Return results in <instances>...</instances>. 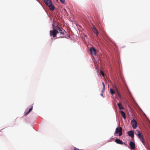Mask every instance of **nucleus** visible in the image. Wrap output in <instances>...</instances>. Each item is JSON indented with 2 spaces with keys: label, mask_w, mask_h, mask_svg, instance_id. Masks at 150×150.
I'll return each mask as SVG.
<instances>
[{
  "label": "nucleus",
  "mask_w": 150,
  "mask_h": 150,
  "mask_svg": "<svg viewBox=\"0 0 150 150\" xmlns=\"http://www.w3.org/2000/svg\"><path fill=\"white\" fill-rule=\"evenodd\" d=\"M65 30L62 28H57L56 29H54L52 30H51L50 31V35L51 37H55L57 33H60L61 34H63Z\"/></svg>",
  "instance_id": "obj_1"
},
{
  "label": "nucleus",
  "mask_w": 150,
  "mask_h": 150,
  "mask_svg": "<svg viewBox=\"0 0 150 150\" xmlns=\"http://www.w3.org/2000/svg\"><path fill=\"white\" fill-rule=\"evenodd\" d=\"M115 134H118L119 136L122 134V128L121 127H117L116 129Z\"/></svg>",
  "instance_id": "obj_2"
},
{
  "label": "nucleus",
  "mask_w": 150,
  "mask_h": 150,
  "mask_svg": "<svg viewBox=\"0 0 150 150\" xmlns=\"http://www.w3.org/2000/svg\"><path fill=\"white\" fill-rule=\"evenodd\" d=\"M131 124L134 129H135L137 128V123L135 120L133 119L131 121Z\"/></svg>",
  "instance_id": "obj_3"
},
{
  "label": "nucleus",
  "mask_w": 150,
  "mask_h": 150,
  "mask_svg": "<svg viewBox=\"0 0 150 150\" xmlns=\"http://www.w3.org/2000/svg\"><path fill=\"white\" fill-rule=\"evenodd\" d=\"M131 148L132 149H134L135 147V144L133 142L131 141L129 144Z\"/></svg>",
  "instance_id": "obj_4"
},
{
  "label": "nucleus",
  "mask_w": 150,
  "mask_h": 150,
  "mask_svg": "<svg viewBox=\"0 0 150 150\" xmlns=\"http://www.w3.org/2000/svg\"><path fill=\"white\" fill-rule=\"evenodd\" d=\"M128 135L132 138L134 137V132L132 131H129L128 132Z\"/></svg>",
  "instance_id": "obj_5"
},
{
  "label": "nucleus",
  "mask_w": 150,
  "mask_h": 150,
  "mask_svg": "<svg viewBox=\"0 0 150 150\" xmlns=\"http://www.w3.org/2000/svg\"><path fill=\"white\" fill-rule=\"evenodd\" d=\"M44 1L46 5L48 6L52 4L50 0H44Z\"/></svg>",
  "instance_id": "obj_6"
},
{
  "label": "nucleus",
  "mask_w": 150,
  "mask_h": 150,
  "mask_svg": "<svg viewBox=\"0 0 150 150\" xmlns=\"http://www.w3.org/2000/svg\"><path fill=\"white\" fill-rule=\"evenodd\" d=\"M138 137L139 138L140 140L142 142L144 145H145V143L144 140V139L143 137L142 134L138 136Z\"/></svg>",
  "instance_id": "obj_7"
},
{
  "label": "nucleus",
  "mask_w": 150,
  "mask_h": 150,
  "mask_svg": "<svg viewBox=\"0 0 150 150\" xmlns=\"http://www.w3.org/2000/svg\"><path fill=\"white\" fill-rule=\"evenodd\" d=\"M115 142L119 144H122L123 142L122 140L119 139H117L115 140Z\"/></svg>",
  "instance_id": "obj_8"
},
{
  "label": "nucleus",
  "mask_w": 150,
  "mask_h": 150,
  "mask_svg": "<svg viewBox=\"0 0 150 150\" xmlns=\"http://www.w3.org/2000/svg\"><path fill=\"white\" fill-rule=\"evenodd\" d=\"M93 30L94 32V33H95L97 36L98 34V30L96 29L95 26L93 25Z\"/></svg>",
  "instance_id": "obj_9"
},
{
  "label": "nucleus",
  "mask_w": 150,
  "mask_h": 150,
  "mask_svg": "<svg viewBox=\"0 0 150 150\" xmlns=\"http://www.w3.org/2000/svg\"><path fill=\"white\" fill-rule=\"evenodd\" d=\"M90 51L91 53L92 54H96V50L93 48H90Z\"/></svg>",
  "instance_id": "obj_10"
},
{
  "label": "nucleus",
  "mask_w": 150,
  "mask_h": 150,
  "mask_svg": "<svg viewBox=\"0 0 150 150\" xmlns=\"http://www.w3.org/2000/svg\"><path fill=\"white\" fill-rule=\"evenodd\" d=\"M113 88H115L116 90L117 96H118V97L120 98H121V96L120 94V93H119V91H118L117 87L115 85H114V86H113Z\"/></svg>",
  "instance_id": "obj_11"
},
{
  "label": "nucleus",
  "mask_w": 150,
  "mask_h": 150,
  "mask_svg": "<svg viewBox=\"0 0 150 150\" xmlns=\"http://www.w3.org/2000/svg\"><path fill=\"white\" fill-rule=\"evenodd\" d=\"M113 88H115L116 90L117 96H118V97L120 98H121V96L120 94V93H119V91H118L117 87L115 85H114V86H113Z\"/></svg>",
  "instance_id": "obj_12"
},
{
  "label": "nucleus",
  "mask_w": 150,
  "mask_h": 150,
  "mask_svg": "<svg viewBox=\"0 0 150 150\" xmlns=\"http://www.w3.org/2000/svg\"><path fill=\"white\" fill-rule=\"evenodd\" d=\"M121 114L122 116L123 117V118L125 119H126V114L125 113L122 111H120Z\"/></svg>",
  "instance_id": "obj_13"
},
{
  "label": "nucleus",
  "mask_w": 150,
  "mask_h": 150,
  "mask_svg": "<svg viewBox=\"0 0 150 150\" xmlns=\"http://www.w3.org/2000/svg\"><path fill=\"white\" fill-rule=\"evenodd\" d=\"M48 6L49 7L50 10L53 11L54 10L55 7L54 6L52 5V4Z\"/></svg>",
  "instance_id": "obj_14"
},
{
  "label": "nucleus",
  "mask_w": 150,
  "mask_h": 150,
  "mask_svg": "<svg viewBox=\"0 0 150 150\" xmlns=\"http://www.w3.org/2000/svg\"><path fill=\"white\" fill-rule=\"evenodd\" d=\"M117 105L119 107L120 109L122 110L124 109L122 104L120 103H117Z\"/></svg>",
  "instance_id": "obj_15"
},
{
  "label": "nucleus",
  "mask_w": 150,
  "mask_h": 150,
  "mask_svg": "<svg viewBox=\"0 0 150 150\" xmlns=\"http://www.w3.org/2000/svg\"><path fill=\"white\" fill-rule=\"evenodd\" d=\"M135 134L138 137L142 134V133H141L140 132V131L138 130H136V132H135Z\"/></svg>",
  "instance_id": "obj_16"
},
{
  "label": "nucleus",
  "mask_w": 150,
  "mask_h": 150,
  "mask_svg": "<svg viewBox=\"0 0 150 150\" xmlns=\"http://www.w3.org/2000/svg\"><path fill=\"white\" fill-rule=\"evenodd\" d=\"M33 108V106H31V108L29 109V111L25 112V115H27L29 113H30L32 110Z\"/></svg>",
  "instance_id": "obj_17"
},
{
  "label": "nucleus",
  "mask_w": 150,
  "mask_h": 150,
  "mask_svg": "<svg viewBox=\"0 0 150 150\" xmlns=\"http://www.w3.org/2000/svg\"><path fill=\"white\" fill-rule=\"evenodd\" d=\"M110 92L112 95H113L115 93L113 89L112 88L110 89Z\"/></svg>",
  "instance_id": "obj_18"
},
{
  "label": "nucleus",
  "mask_w": 150,
  "mask_h": 150,
  "mask_svg": "<svg viewBox=\"0 0 150 150\" xmlns=\"http://www.w3.org/2000/svg\"><path fill=\"white\" fill-rule=\"evenodd\" d=\"M57 28H59V27H58L57 26H55L54 25V23H53L52 28H53V30H54V29H56Z\"/></svg>",
  "instance_id": "obj_19"
},
{
  "label": "nucleus",
  "mask_w": 150,
  "mask_h": 150,
  "mask_svg": "<svg viewBox=\"0 0 150 150\" xmlns=\"http://www.w3.org/2000/svg\"><path fill=\"white\" fill-rule=\"evenodd\" d=\"M100 72V74L102 75V76H104L105 74H104V73L103 72V71L102 70H101Z\"/></svg>",
  "instance_id": "obj_20"
},
{
  "label": "nucleus",
  "mask_w": 150,
  "mask_h": 150,
  "mask_svg": "<svg viewBox=\"0 0 150 150\" xmlns=\"http://www.w3.org/2000/svg\"><path fill=\"white\" fill-rule=\"evenodd\" d=\"M61 2L63 4H64L65 2V0H60Z\"/></svg>",
  "instance_id": "obj_21"
},
{
  "label": "nucleus",
  "mask_w": 150,
  "mask_h": 150,
  "mask_svg": "<svg viewBox=\"0 0 150 150\" xmlns=\"http://www.w3.org/2000/svg\"><path fill=\"white\" fill-rule=\"evenodd\" d=\"M105 89V88H103V89L102 90V93H103L104 92Z\"/></svg>",
  "instance_id": "obj_22"
},
{
  "label": "nucleus",
  "mask_w": 150,
  "mask_h": 150,
  "mask_svg": "<svg viewBox=\"0 0 150 150\" xmlns=\"http://www.w3.org/2000/svg\"><path fill=\"white\" fill-rule=\"evenodd\" d=\"M124 144V145H125L126 146H128V145L126 143H125V142H123V144Z\"/></svg>",
  "instance_id": "obj_23"
},
{
  "label": "nucleus",
  "mask_w": 150,
  "mask_h": 150,
  "mask_svg": "<svg viewBox=\"0 0 150 150\" xmlns=\"http://www.w3.org/2000/svg\"><path fill=\"white\" fill-rule=\"evenodd\" d=\"M102 85L103 86V88H105V85L104 83V82H102Z\"/></svg>",
  "instance_id": "obj_24"
},
{
  "label": "nucleus",
  "mask_w": 150,
  "mask_h": 150,
  "mask_svg": "<svg viewBox=\"0 0 150 150\" xmlns=\"http://www.w3.org/2000/svg\"><path fill=\"white\" fill-rule=\"evenodd\" d=\"M100 95L102 96V97H103V93H102Z\"/></svg>",
  "instance_id": "obj_25"
},
{
  "label": "nucleus",
  "mask_w": 150,
  "mask_h": 150,
  "mask_svg": "<svg viewBox=\"0 0 150 150\" xmlns=\"http://www.w3.org/2000/svg\"><path fill=\"white\" fill-rule=\"evenodd\" d=\"M60 38H63V37L61 36V37H60Z\"/></svg>",
  "instance_id": "obj_26"
}]
</instances>
